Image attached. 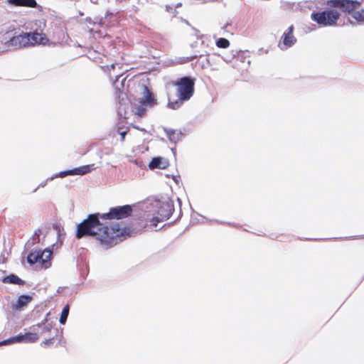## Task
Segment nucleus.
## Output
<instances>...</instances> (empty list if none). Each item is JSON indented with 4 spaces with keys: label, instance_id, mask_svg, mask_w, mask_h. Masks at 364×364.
<instances>
[{
    "label": "nucleus",
    "instance_id": "obj_1",
    "mask_svg": "<svg viewBox=\"0 0 364 364\" xmlns=\"http://www.w3.org/2000/svg\"><path fill=\"white\" fill-rule=\"evenodd\" d=\"M101 213L90 214L86 219L78 224L76 237L80 239L90 236L99 242L101 246L109 249L129 236V228L122 227L119 223L106 225L100 222Z\"/></svg>",
    "mask_w": 364,
    "mask_h": 364
},
{
    "label": "nucleus",
    "instance_id": "obj_2",
    "mask_svg": "<svg viewBox=\"0 0 364 364\" xmlns=\"http://www.w3.org/2000/svg\"><path fill=\"white\" fill-rule=\"evenodd\" d=\"M176 87L178 99L174 100L171 95L168 96V107L173 109H178L184 102L189 100L194 94L195 79L191 77H183L173 82Z\"/></svg>",
    "mask_w": 364,
    "mask_h": 364
},
{
    "label": "nucleus",
    "instance_id": "obj_3",
    "mask_svg": "<svg viewBox=\"0 0 364 364\" xmlns=\"http://www.w3.org/2000/svg\"><path fill=\"white\" fill-rule=\"evenodd\" d=\"M364 0H332L329 5L340 8L343 11L350 14L351 16L359 23L364 24V9L360 5Z\"/></svg>",
    "mask_w": 364,
    "mask_h": 364
},
{
    "label": "nucleus",
    "instance_id": "obj_4",
    "mask_svg": "<svg viewBox=\"0 0 364 364\" xmlns=\"http://www.w3.org/2000/svg\"><path fill=\"white\" fill-rule=\"evenodd\" d=\"M48 38L45 34L38 32L23 33L13 37L10 42L12 46H35L36 44L46 46Z\"/></svg>",
    "mask_w": 364,
    "mask_h": 364
},
{
    "label": "nucleus",
    "instance_id": "obj_5",
    "mask_svg": "<svg viewBox=\"0 0 364 364\" xmlns=\"http://www.w3.org/2000/svg\"><path fill=\"white\" fill-rule=\"evenodd\" d=\"M143 95L144 97L141 100L139 103H134L133 105L132 112L134 114L142 117L146 113L147 107H153L156 105V100L154 98L153 93L146 85H142Z\"/></svg>",
    "mask_w": 364,
    "mask_h": 364
},
{
    "label": "nucleus",
    "instance_id": "obj_6",
    "mask_svg": "<svg viewBox=\"0 0 364 364\" xmlns=\"http://www.w3.org/2000/svg\"><path fill=\"white\" fill-rule=\"evenodd\" d=\"M339 18L340 14L336 9H328L311 14V19L323 26H336Z\"/></svg>",
    "mask_w": 364,
    "mask_h": 364
},
{
    "label": "nucleus",
    "instance_id": "obj_7",
    "mask_svg": "<svg viewBox=\"0 0 364 364\" xmlns=\"http://www.w3.org/2000/svg\"><path fill=\"white\" fill-rule=\"evenodd\" d=\"M52 251L45 249L43 251L38 250L30 252L27 257V262L30 264H38L41 269H47L51 265Z\"/></svg>",
    "mask_w": 364,
    "mask_h": 364
},
{
    "label": "nucleus",
    "instance_id": "obj_8",
    "mask_svg": "<svg viewBox=\"0 0 364 364\" xmlns=\"http://www.w3.org/2000/svg\"><path fill=\"white\" fill-rule=\"evenodd\" d=\"M132 213V208L129 205L111 208L108 213H102V220H122L130 216Z\"/></svg>",
    "mask_w": 364,
    "mask_h": 364
},
{
    "label": "nucleus",
    "instance_id": "obj_9",
    "mask_svg": "<svg viewBox=\"0 0 364 364\" xmlns=\"http://www.w3.org/2000/svg\"><path fill=\"white\" fill-rule=\"evenodd\" d=\"M170 164L168 159L164 157H154L150 161L149 167L150 169H166L169 166Z\"/></svg>",
    "mask_w": 364,
    "mask_h": 364
},
{
    "label": "nucleus",
    "instance_id": "obj_10",
    "mask_svg": "<svg viewBox=\"0 0 364 364\" xmlns=\"http://www.w3.org/2000/svg\"><path fill=\"white\" fill-rule=\"evenodd\" d=\"M92 168L90 165H85L72 170L63 171L60 173L61 177H65L68 175H84L91 172Z\"/></svg>",
    "mask_w": 364,
    "mask_h": 364
},
{
    "label": "nucleus",
    "instance_id": "obj_11",
    "mask_svg": "<svg viewBox=\"0 0 364 364\" xmlns=\"http://www.w3.org/2000/svg\"><path fill=\"white\" fill-rule=\"evenodd\" d=\"M293 26L289 27L288 31L283 34V43L284 46H291L296 43V39L293 35Z\"/></svg>",
    "mask_w": 364,
    "mask_h": 364
},
{
    "label": "nucleus",
    "instance_id": "obj_12",
    "mask_svg": "<svg viewBox=\"0 0 364 364\" xmlns=\"http://www.w3.org/2000/svg\"><path fill=\"white\" fill-rule=\"evenodd\" d=\"M8 3L17 6H28L35 8L37 3L35 0H8Z\"/></svg>",
    "mask_w": 364,
    "mask_h": 364
},
{
    "label": "nucleus",
    "instance_id": "obj_13",
    "mask_svg": "<svg viewBox=\"0 0 364 364\" xmlns=\"http://www.w3.org/2000/svg\"><path fill=\"white\" fill-rule=\"evenodd\" d=\"M32 301V297L29 295H21L18 296L15 305V309H21L26 306L28 303Z\"/></svg>",
    "mask_w": 364,
    "mask_h": 364
},
{
    "label": "nucleus",
    "instance_id": "obj_14",
    "mask_svg": "<svg viewBox=\"0 0 364 364\" xmlns=\"http://www.w3.org/2000/svg\"><path fill=\"white\" fill-rule=\"evenodd\" d=\"M3 283L23 285L25 282L15 274H10L2 279Z\"/></svg>",
    "mask_w": 364,
    "mask_h": 364
},
{
    "label": "nucleus",
    "instance_id": "obj_15",
    "mask_svg": "<svg viewBox=\"0 0 364 364\" xmlns=\"http://www.w3.org/2000/svg\"><path fill=\"white\" fill-rule=\"evenodd\" d=\"M25 342L23 335H18L11 337L9 339L4 340L0 343V345H8L14 343Z\"/></svg>",
    "mask_w": 364,
    "mask_h": 364
},
{
    "label": "nucleus",
    "instance_id": "obj_16",
    "mask_svg": "<svg viewBox=\"0 0 364 364\" xmlns=\"http://www.w3.org/2000/svg\"><path fill=\"white\" fill-rule=\"evenodd\" d=\"M201 55H198L196 54L195 55H189V56H186V57H179V58H176V63H178V64H185L186 63H188L196 58H197L198 57H200Z\"/></svg>",
    "mask_w": 364,
    "mask_h": 364
},
{
    "label": "nucleus",
    "instance_id": "obj_17",
    "mask_svg": "<svg viewBox=\"0 0 364 364\" xmlns=\"http://www.w3.org/2000/svg\"><path fill=\"white\" fill-rule=\"evenodd\" d=\"M23 337L26 343H33L38 339V335L36 333H26Z\"/></svg>",
    "mask_w": 364,
    "mask_h": 364
},
{
    "label": "nucleus",
    "instance_id": "obj_18",
    "mask_svg": "<svg viewBox=\"0 0 364 364\" xmlns=\"http://www.w3.org/2000/svg\"><path fill=\"white\" fill-rule=\"evenodd\" d=\"M69 309H70V308H69L68 304L65 305L63 307L61 314H60V323L61 324H65V323L68 318V316Z\"/></svg>",
    "mask_w": 364,
    "mask_h": 364
},
{
    "label": "nucleus",
    "instance_id": "obj_19",
    "mask_svg": "<svg viewBox=\"0 0 364 364\" xmlns=\"http://www.w3.org/2000/svg\"><path fill=\"white\" fill-rule=\"evenodd\" d=\"M229 45H230L229 41L227 39L223 38H219L216 41V46H229Z\"/></svg>",
    "mask_w": 364,
    "mask_h": 364
},
{
    "label": "nucleus",
    "instance_id": "obj_20",
    "mask_svg": "<svg viewBox=\"0 0 364 364\" xmlns=\"http://www.w3.org/2000/svg\"><path fill=\"white\" fill-rule=\"evenodd\" d=\"M51 328H52L51 324L46 325L43 327L41 333L50 332L51 331Z\"/></svg>",
    "mask_w": 364,
    "mask_h": 364
},
{
    "label": "nucleus",
    "instance_id": "obj_21",
    "mask_svg": "<svg viewBox=\"0 0 364 364\" xmlns=\"http://www.w3.org/2000/svg\"><path fill=\"white\" fill-rule=\"evenodd\" d=\"M161 220H160L158 217H154L151 220V225L152 226H156L157 224L161 222Z\"/></svg>",
    "mask_w": 364,
    "mask_h": 364
},
{
    "label": "nucleus",
    "instance_id": "obj_22",
    "mask_svg": "<svg viewBox=\"0 0 364 364\" xmlns=\"http://www.w3.org/2000/svg\"><path fill=\"white\" fill-rule=\"evenodd\" d=\"M53 338H49V339H46V341H44L43 342V343L44 345H46V346H47V345H50V344L53 343Z\"/></svg>",
    "mask_w": 364,
    "mask_h": 364
},
{
    "label": "nucleus",
    "instance_id": "obj_23",
    "mask_svg": "<svg viewBox=\"0 0 364 364\" xmlns=\"http://www.w3.org/2000/svg\"><path fill=\"white\" fill-rule=\"evenodd\" d=\"M127 131H124V132H122L120 133V135H121V141H124V137H125V135L127 134Z\"/></svg>",
    "mask_w": 364,
    "mask_h": 364
}]
</instances>
